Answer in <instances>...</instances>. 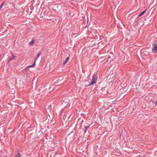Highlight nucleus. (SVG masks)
<instances>
[{"label":"nucleus","mask_w":157,"mask_h":157,"mask_svg":"<svg viewBox=\"0 0 157 157\" xmlns=\"http://www.w3.org/2000/svg\"><path fill=\"white\" fill-rule=\"evenodd\" d=\"M98 76L96 74H94L92 76V80L91 81L90 83L88 85V86L93 85L95 84L98 79Z\"/></svg>","instance_id":"obj_1"},{"label":"nucleus","mask_w":157,"mask_h":157,"mask_svg":"<svg viewBox=\"0 0 157 157\" xmlns=\"http://www.w3.org/2000/svg\"><path fill=\"white\" fill-rule=\"evenodd\" d=\"M41 53V52H39V53L37 54L36 57L35 58V61L34 63L32 64V65L28 66L27 67L28 68L33 67L35 66L36 61L39 58Z\"/></svg>","instance_id":"obj_2"},{"label":"nucleus","mask_w":157,"mask_h":157,"mask_svg":"<svg viewBox=\"0 0 157 157\" xmlns=\"http://www.w3.org/2000/svg\"><path fill=\"white\" fill-rule=\"evenodd\" d=\"M152 52L153 53H157V44L155 42H154L152 44Z\"/></svg>","instance_id":"obj_3"},{"label":"nucleus","mask_w":157,"mask_h":157,"mask_svg":"<svg viewBox=\"0 0 157 157\" xmlns=\"http://www.w3.org/2000/svg\"><path fill=\"white\" fill-rule=\"evenodd\" d=\"M16 152V153H15L14 157H20L21 154L20 153L19 150L17 149Z\"/></svg>","instance_id":"obj_4"},{"label":"nucleus","mask_w":157,"mask_h":157,"mask_svg":"<svg viewBox=\"0 0 157 157\" xmlns=\"http://www.w3.org/2000/svg\"><path fill=\"white\" fill-rule=\"evenodd\" d=\"M70 59V58L69 57H67L65 61L63 63V65H64L67 63L68 61Z\"/></svg>","instance_id":"obj_5"},{"label":"nucleus","mask_w":157,"mask_h":157,"mask_svg":"<svg viewBox=\"0 0 157 157\" xmlns=\"http://www.w3.org/2000/svg\"><path fill=\"white\" fill-rule=\"evenodd\" d=\"M146 9L145 10H144L143 11V12H141L138 15V17H140L141 16L143 15L145 12L146 11Z\"/></svg>","instance_id":"obj_6"},{"label":"nucleus","mask_w":157,"mask_h":157,"mask_svg":"<svg viewBox=\"0 0 157 157\" xmlns=\"http://www.w3.org/2000/svg\"><path fill=\"white\" fill-rule=\"evenodd\" d=\"M15 58V56L13 55H12V56L9 57V60L10 61L12 60H13Z\"/></svg>","instance_id":"obj_7"},{"label":"nucleus","mask_w":157,"mask_h":157,"mask_svg":"<svg viewBox=\"0 0 157 157\" xmlns=\"http://www.w3.org/2000/svg\"><path fill=\"white\" fill-rule=\"evenodd\" d=\"M144 55H146V56H149L150 55V53L149 52L145 51L144 52Z\"/></svg>","instance_id":"obj_8"},{"label":"nucleus","mask_w":157,"mask_h":157,"mask_svg":"<svg viewBox=\"0 0 157 157\" xmlns=\"http://www.w3.org/2000/svg\"><path fill=\"white\" fill-rule=\"evenodd\" d=\"M34 42V40H32L29 43V44L32 45L33 44Z\"/></svg>","instance_id":"obj_9"},{"label":"nucleus","mask_w":157,"mask_h":157,"mask_svg":"<svg viewBox=\"0 0 157 157\" xmlns=\"http://www.w3.org/2000/svg\"><path fill=\"white\" fill-rule=\"evenodd\" d=\"M45 13L44 12L43 13H42V12L41 13V14H40V16L41 17H43L44 16H43V14H44Z\"/></svg>","instance_id":"obj_10"},{"label":"nucleus","mask_w":157,"mask_h":157,"mask_svg":"<svg viewBox=\"0 0 157 157\" xmlns=\"http://www.w3.org/2000/svg\"><path fill=\"white\" fill-rule=\"evenodd\" d=\"M90 127V125H87V126H85V129H87Z\"/></svg>","instance_id":"obj_11"},{"label":"nucleus","mask_w":157,"mask_h":157,"mask_svg":"<svg viewBox=\"0 0 157 157\" xmlns=\"http://www.w3.org/2000/svg\"><path fill=\"white\" fill-rule=\"evenodd\" d=\"M4 2H3V3L1 5L0 7V10H1V8H2V6H3V4L4 3Z\"/></svg>","instance_id":"obj_12"},{"label":"nucleus","mask_w":157,"mask_h":157,"mask_svg":"<svg viewBox=\"0 0 157 157\" xmlns=\"http://www.w3.org/2000/svg\"><path fill=\"white\" fill-rule=\"evenodd\" d=\"M87 129L85 128V130L84 131V133H85L87 131Z\"/></svg>","instance_id":"obj_13"},{"label":"nucleus","mask_w":157,"mask_h":157,"mask_svg":"<svg viewBox=\"0 0 157 157\" xmlns=\"http://www.w3.org/2000/svg\"><path fill=\"white\" fill-rule=\"evenodd\" d=\"M155 105H157V101H156L155 102Z\"/></svg>","instance_id":"obj_14"},{"label":"nucleus","mask_w":157,"mask_h":157,"mask_svg":"<svg viewBox=\"0 0 157 157\" xmlns=\"http://www.w3.org/2000/svg\"><path fill=\"white\" fill-rule=\"evenodd\" d=\"M89 22V20L87 18V24H88Z\"/></svg>","instance_id":"obj_15"},{"label":"nucleus","mask_w":157,"mask_h":157,"mask_svg":"<svg viewBox=\"0 0 157 157\" xmlns=\"http://www.w3.org/2000/svg\"><path fill=\"white\" fill-rule=\"evenodd\" d=\"M73 133V131H71V132L70 133Z\"/></svg>","instance_id":"obj_16"}]
</instances>
